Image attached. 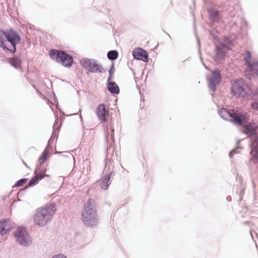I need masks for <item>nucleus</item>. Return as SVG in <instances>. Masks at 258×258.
I'll return each instance as SVG.
<instances>
[{"mask_svg": "<svg viewBox=\"0 0 258 258\" xmlns=\"http://www.w3.org/2000/svg\"><path fill=\"white\" fill-rule=\"evenodd\" d=\"M220 81L221 77L220 72L215 71L213 72L212 77L210 79L209 86L213 91L215 90L216 85L219 84Z\"/></svg>", "mask_w": 258, "mask_h": 258, "instance_id": "12", "label": "nucleus"}, {"mask_svg": "<svg viewBox=\"0 0 258 258\" xmlns=\"http://www.w3.org/2000/svg\"><path fill=\"white\" fill-rule=\"evenodd\" d=\"M15 236L22 245H27L31 243L30 237L24 228L19 227L15 232Z\"/></svg>", "mask_w": 258, "mask_h": 258, "instance_id": "6", "label": "nucleus"}, {"mask_svg": "<svg viewBox=\"0 0 258 258\" xmlns=\"http://www.w3.org/2000/svg\"><path fill=\"white\" fill-rule=\"evenodd\" d=\"M10 63L15 68H19L20 67L21 60L18 57H14L9 59Z\"/></svg>", "mask_w": 258, "mask_h": 258, "instance_id": "21", "label": "nucleus"}, {"mask_svg": "<svg viewBox=\"0 0 258 258\" xmlns=\"http://www.w3.org/2000/svg\"><path fill=\"white\" fill-rule=\"evenodd\" d=\"M81 220L87 226H94L98 222L95 201L89 199L83 207L81 212Z\"/></svg>", "mask_w": 258, "mask_h": 258, "instance_id": "2", "label": "nucleus"}, {"mask_svg": "<svg viewBox=\"0 0 258 258\" xmlns=\"http://www.w3.org/2000/svg\"><path fill=\"white\" fill-rule=\"evenodd\" d=\"M135 58L147 62L148 61V55L145 50L142 48H136L133 52Z\"/></svg>", "mask_w": 258, "mask_h": 258, "instance_id": "10", "label": "nucleus"}, {"mask_svg": "<svg viewBox=\"0 0 258 258\" xmlns=\"http://www.w3.org/2000/svg\"><path fill=\"white\" fill-rule=\"evenodd\" d=\"M235 152H235V151H234V150L232 151L230 153V154H229V156L231 157H232V155H233V154L235 153Z\"/></svg>", "mask_w": 258, "mask_h": 258, "instance_id": "28", "label": "nucleus"}, {"mask_svg": "<svg viewBox=\"0 0 258 258\" xmlns=\"http://www.w3.org/2000/svg\"><path fill=\"white\" fill-rule=\"evenodd\" d=\"M49 55L65 67H70L73 64V57L64 51L52 49L49 51Z\"/></svg>", "mask_w": 258, "mask_h": 258, "instance_id": "5", "label": "nucleus"}, {"mask_svg": "<svg viewBox=\"0 0 258 258\" xmlns=\"http://www.w3.org/2000/svg\"><path fill=\"white\" fill-rule=\"evenodd\" d=\"M45 175L46 174L44 172L36 173L35 176L30 180L28 184L26 186V187L36 185L38 183L39 180L44 178Z\"/></svg>", "mask_w": 258, "mask_h": 258, "instance_id": "15", "label": "nucleus"}, {"mask_svg": "<svg viewBox=\"0 0 258 258\" xmlns=\"http://www.w3.org/2000/svg\"><path fill=\"white\" fill-rule=\"evenodd\" d=\"M110 177L108 176H105L104 178L101 179L98 181L100 186L102 189H107L110 183H108L109 181Z\"/></svg>", "mask_w": 258, "mask_h": 258, "instance_id": "19", "label": "nucleus"}, {"mask_svg": "<svg viewBox=\"0 0 258 258\" xmlns=\"http://www.w3.org/2000/svg\"><path fill=\"white\" fill-rule=\"evenodd\" d=\"M98 117L102 122L107 121L106 116L108 115L107 111L106 110L105 105L103 103L100 104L96 111Z\"/></svg>", "mask_w": 258, "mask_h": 258, "instance_id": "11", "label": "nucleus"}, {"mask_svg": "<svg viewBox=\"0 0 258 258\" xmlns=\"http://www.w3.org/2000/svg\"><path fill=\"white\" fill-rule=\"evenodd\" d=\"M51 258H67V257L63 254H58L53 256Z\"/></svg>", "mask_w": 258, "mask_h": 258, "instance_id": "25", "label": "nucleus"}, {"mask_svg": "<svg viewBox=\"0 0 258 258\" xmlns=\"http://www.w3.org/2000/svg\"><path fill=\"white\" fill-rule=\"evenodd\" d=\"M111 137L113 140H114V130L113 129H112V133H111Z\"/></svg>", "mask_w": 258, "mask_h": 258, "instance_id": "27", "label": "nucleus"}, {"mask_svg": "<svg viewBox=\"0 0 258 258\" xmlns=\"http://www.w3.org/2000/svg\"><path fill=\"white\" fill-rule=\"evenodd\" d=\"M244 128L246 134L253 135L255 133L257 126L255 123H248L244 126Z\"/></svg>", "mask_w": 258, "mask_h": 258, "instance_id": "16", "label": "nucleus"}, {"mask_svg": "<svg viewBox=\"0 0 258 258\" xmlns=\"http://www.w3.org/2000/svg\"><path fill=\"white\" fill-rule=\"evenodd\" d=\"M108 90L112 93L118 94L119 93V89L118 85L114 82H110L108 85Z\"/></svg>", "mask_w": 258, "mask_h": 258, "instance_id": "18", "label": "nucleus"}, {"mask_svg": "<svg viewBox=\"0 0 258 258\" xmlns=\"http://www.w3.org/2000/svg\"><path fill=\"white\" fill-rule=\"evenodd\" d=\"M56 209L52 204L38 208L33 217L35 225L40 227L46 226L52 220Z\"/></svg>", "mask_w": 258, "mask_h": 258, "instance_id": "1", "label": "nucleus"}, {"mask_svg": "<svg viewBox=\"0 0 258 258\" xmlns=\"http://www.w3.org/2000/svg\"><path fill=\"white\" fill-rule=\"evenodd\" d=\"M244 59L248 69L254 74H258V61L252 59L249 51H246L244 54Z\"/></svg>", "mask_w": 258, "mask_h": 258, "instance_id": "7", "label": "nucleus"}, {"mask_svg": "<svg viewBox=\"0 0 258 258\" xmlns=\"http://www.w3.org/2000/svg\"><path fill=\"white\" fill-rule=\"evenodd\" d=\"M109 75H110V77H109V79H108V80H110L111 79V75L113 73V70H112V68H111L109 70Z\"/></svg>", "mask_w": 258, "mask_h": 258, "instance_id": "26", "label": "nucleus"}, {"mask_svg": "<svg viewBox=\"0 0 258 258\" xmlns=\"http://www.w3.org/2000/svg\"><path fill=\"white\" fill-rule=\"evenodd\" d=\"M28 178H23L17 181L13 187L22 186L27 183Z\"/></svg>", "mask_w": 258, "mask_h": 258, "instance_id": "23", "label": "nucleus"}, {"mask_svg": "<svg viewBox=\"0 0 258 258\" xmlns=\"http://www.w3.org/2000/svg\"><path fill=\"white\" fill-rule=\"evenodd\" d=\"M251 107L253 109L258 111V102L255 101L251 103Z\"/></svg>", "mask_w": 258, "mask_h": 258, "instance_id": "24", "label": "nucleus"}, {"mask_svg": "<svg viewBox=\"0 0 258 258\" xmlns=\"http://www.w3.org/2000/svg\"><path fill=\"white\" fill-rule=\"evenodd\" d=\"M49 157V150L47 148L45 149L41 156L39 158L38 161L40 164H42L44 161Z\"/></svg>", "mask_w": 258, "mask_h": 258, "instance_id": "20", "label": "nucleus"}, {"mask_svg": "<svg viewBox=\"0 0 258 258\" xmlns=\"http://www.w3.org/2000/svg\"><path fill=\"white\" fill-rule=\"evenodd\" d=\"M83 66L86 69H89V70L93 73H103L104 70L101 68L96 61L89 59L84 60Z\"/></svg>", "mask_w": 258, "mask_h": 258, "instance_id": "8", "label": "nucleus"}, {"mask_svg": "<svg viewBox=\"0 0 258 258\" xmlns=\"http://www.w3.org/2000/svg\"><path fill=\"white\" fill-rule=\"evenodd\" d=\"M208 13L210 19L213 22L218 21L221 18V15L219 12L213 9H210L208 10Z\"/></svg>", "mask_w": 258, "mask_h": 258, "instance_id": "17", "label": "nucleus"}, {"mask_svg": "<svg viewBox=\"0 0 258 258\" xmlns=\"http://www.w3.org/2000/svg\"><path fill=\"white\" fill-rule=\"evenodd\" d=\"M220 115L225 120H229L232 122L241 125L248 120L249 116L247 113L240 110L231 111L225 108H222L219 111Z\"/></svg>", "mask_w": 258, "mask_h": 258, "instance_id": "4", "label": "nucleus"}, {"mask_svg": "<svg viewBox=\"0 0 258 258\" xmlns=\"http://www.w3.org/2000/svg\"><path fill=\"white\" fill-rule=\"evenodd\" d=\"M245 85L244 81L242 80H237L232 84L231 90L233 94L237 96H239L244 93Z\"/></svg>", "mask_w": 258, "mask_h": 258, "instance_id": "9", "label": "nucleus"}, {"mask_svg": "<svg viewBox=\"0 0 258 258\" xmlns=\"http://www.w3.org/2000/svg\"><path fill=\"white\" fill-rule=\"evenodd\" d=\"M118 56V52L115 50H111L108 52L107 57L110 60L115 59Z\"/></svg>", "mask_w": 258, "mask_h": 258, "instance_id": "22", "label": "nucleus"}, {"mask_svg": "<svg viewBox=\"0 0 258 258\" xmlns=\"http://www.w3.org/2000/svg\"><path fill=\"white\" fill-rule=\"evenodd\" d=\"M21 41L19 34L13 30L0 31V46L11 52L16 51V45Z\"/></svg>", "mask_w": 258, "mask_h": 258, "instance_id": "3", "label": "nucleus"}, {"mask_svg": "<svg viewBox=\"0 0 258 258\" xmlns=\"http://www.w3.org/2000/svg\"><path fill=\"white\" fill-rule=\"evenodd\" d=\"M250 154L251 160L255 163H258V138H256L252 142Z\"/></svg>", "mask_w": 258, "mask_h": 258, "instance_id": "14", "label": "nucleus"}, {"mask_svg": "<svg viewBox=\"0 0 258 258\" xmlns=\"http://www.w3.org/2000/svg\"><path fill=\"white\" fill-rule=\"evenodd\" d=\"M13 226L11 222L9 220L0 221V234L4 235L11 230Z\"/></svg>", "mask_w": 258, "mask_h": 258, "instance_id": "13", "label": "nucleus"}]
</instances>
